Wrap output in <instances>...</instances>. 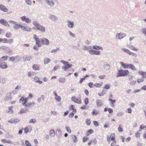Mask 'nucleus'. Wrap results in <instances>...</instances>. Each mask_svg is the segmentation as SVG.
<instances>
[{
	"instance_id": "obj_1",
	"label": "nucleus",
	"mask_w": 146,
	"mask_h": 146,
	"mask_svg": "<svg viewBox=\"0 0 146 146\" xmlns=\"http://www.w3.org/2000/svg\"><path fill=\"white\" fill-rule=\"evenodd\" d=\"M8 22L9 23L14 25L13 27L15 30H17L20 28L23 31L27 32L31 31V29L30 27L26 26H23L21 24H18L16 21L10 20Z\"/></svg>"
},
{
	"instance_id": "obj_2",
	"label": "nucleus",
	"mask_w": 146,
	"mask_h": 146,
	"mask_svg": "<svg viewBox=\"0 0 146 146\" xmlns=\"http://www.w3.org/2000/svg\"><path fill=\"white\" fill-rule=\"evenodd\" d=\"M33 98V95L31 94H29L27 97L25 98L24 97H22L19 101V103H21L23 106L32 107L34 106L35 104L34 102H28L29 99H31Z\"/></svg>"
},
{
	"instance_id": "obj_3",
	"label": "nucleus",
	"mask_w": 146,
	"mask_h": 146,
	"mask_svg": "<svg viewBox=\"0 0 146 146\" xmlns=\"http://www.w3.org/2000/svg\"><path fill=\"white\" fill-rule=\"evenodd\" d=\"M33 25L36 27L37 31H40L42 33H45L46 28L44 26L40 25L38 21H33Z\"/></svg>"
},
{
	"instance_id": "obj_4",
	"label": "nucleus",
	"mask_w": 146,
	"mask_h": 146,
	"mask_svg": "<svg viewBox=\"0 0 146 146\" xmlns=\"http://www.w3.org/2000/svg\"><path fill=\"white\" fill-rule=\"evenodd\" d=\"M60 62L61 63H63L64 65L62 68L63 69L64 71L67 70V69L70 68L72 66V64H69L68 62H66L64 60H61Z\"/></svg>"
},
{
	"instance_id": "obj_5",
	"label": "nucleus",
	"mask_w": 146,
	"mask_h": 146,
	"mask_svg": "<svg viewBox=\"0 0 146 146\" xmlns=\"http://www.w3.org/2000/svg\"><path fill=\"white\" fill-rule=\"evenodd\" d=\"M129 73L128 70H119L116 75V77H118L120 76H125Z\"/></svg>"
},
{
	"instance_id": "obj_6",
	"label": "nucleus",
	"mask_w": 146,
	"mask_h": 146,
	"mask_svg": "<svg viewBox=\"0 0 146 146\" xmlns=\"http://www.w3.org/2000/svg\"><path fill=\"white\" fill-rule=\"evenodd\" d=\"M21 20L27 24H30L31 22V20L29 18L27 17L25 15L21 17Z\"/></svg>"
},
{
	"instance_id": "obj_7",
	"label": "nucleus",
	"mask_w": 146,
	"mask_h": 146,
	"mask_svg": "<svg viewBox=\"0 0 146 146\" xmlns=\"http://www.w3.org/2000/svg\"><path fill=\"white\" fill-rule=\"evenodd\" d=\"M126 35L125 33H117L116 35L115 38L117 40L121 39L125 36Z\"/></svg>"
},
{
	"instance_id": "obj_8",
	"label": "nucleus",
	"mask_w": 146,
	"mask_h": 146,
	"mask_svg": "<svg viewBox=\"0 0 146 146\" xmlns=\"http://www.w3.org/2000/svg\"><path fill=\"white\" fill-rule=\"evenodd\" d=\"M24 106L25 107V109L22 108L19 112V114H21L26 113L29 111V108L31 107H27L26 106Z\"/></svg>"
},
{
	"instance_id": "obj_9",
	"label": "nucleus",
	"mask_w": 146,
	"mask_h": 146,
	"mask_svg": "<svg viewBox=\"0 0 146 146\" xmlns=\"http://www.w3.org/2000/svg\"><path fill=\"white\" fill-rule=\"evenodd\" d=\"M67 24L68 27L70 29H72L74 26V23L72 21L69 20L67 21Z\"/></svg>"
},
{
	"instance_id": "obj_10",
	"label": "nucleus",
	"mask_w": 146,
	"mask_h": 146,
	"mask_svg": "<svg viewBox=\"0 0 146 146\" xmlns=\"http://www.w3.org/2000/svg\"><path fill=\"white\" fill-rule=\"evenodd\" d=\"M46 3L49 6L53 7L55 4V0H44Z\"/></svg>"
},
{
	"instance_id": "obj_11",
	"label": "nucleus",
	"mask_w": 146,
	"mask_h": 146,
	"mask_svg": "<svg viewBox=\"0 0 146 146\" xmlns=\"http://www.w3.org/2000/svg\"><path fill=\"white\" fill-rule=\"evenodd\" d=\"M0 23L8 27H10L7 21L3 19H0Z\"/></svg>"
},
{
	"instance_id": "obj_12",
	"label": "nucleus",
	"mask_w": 146,
	"mask_h": 146,
	"mask_svg": "<svg viewBox=\"0 0 146 146\" xmlns=\"http://www.w3.org/2000/svg\"><path fill=\"white\" fill-rule=\"evenodd\" d=\"M40 40L41 43L46 45H48L49 44V41L47 39L45 38H40Z\"/></svg>"
},
{
	"instance_id": "obj_13",
	"label": "nucleus",
	"mask_w": 146,
	"mask_h": 146,
	"mask_svg": "<svg viewBox=\"0 0 146 146\" xmlns=\"http://www.w3.org/2000/svg\"><path fill=\"white\" fill-rule=\"evenodd\" d=\"M0 67L2 69H6L8 68V66L4 61L0 62Z\"/></svg>"
},
{
	"instance_id": "obj_14",
	"label": "nucleus",
	"mask_w": 146,
	"mask_h": 146,
	"mask_svg": "<svg viewBox=\"0 0 146 146\" xmlns=\"http://www.w3.org/2000/svg\"><path fill=\"white\" fill-rule=\"evenodd\" d=\"M71 99L76 103L80 104L81 103V100L80 98H76L75 97H73Z\"/></svg>"
},
{
	"instance_id": "obj_15",
	"label": "nucleus",
	"mask_w": 146,
	"mask_h": 146,
	"mask_svg": "<svg viewBox=\"0 0 146 146\" xmlns=\"http://www.w3.org/2000/svg\"><path fill=\"white\" fill-rule=\"evenodd\" d=\"M48 17L51 20L54 21H56L58 19V17L53 15L50 14Z\"/></svg>"
},
{
	"instance_id": "obj_16",
	"label": "nucleus",
	"mask_w": 146,
	"mask_h": 146,
	"mask_svg": "<svg viewBox=\"0 0 146 146\" xmlns=\"http://www.w3.org/2000/svg\"><path fill=\"white\" fill-rule=\"evenodd\" d=\"M4 100L6 101H8L12 100L11 95L10 92L7 94V96L4 98Z\"/></svg>"
},
{
	"instance_id": "obj_17",
	"label": "nucleus",
	"mask_w": 146,
	"mask_h": 146,
	"mask_svg": "<svg viewBox=\"0 0 146 146\" xmlns=\"http://www.w3.org/2000/svg\"><path fill=\"white\" fill-rule=\"evenodd\" d=\"M103 68L106 71L110 70L111 68L110 65L108 64H104L103 65Z\"/></svg>"
},
{
	"instance_id": "obj_18",
	"label": "nucleus",
	"mask_w": 146,
	"mask_h": 146,
	"mask_svg": "<svg viewBox=\"0 0 146 146\" xmlns=\"http://www.w3.org/2000/svg\"><path fill=\"white\" fill-rule=\"evenodd\" d=\"M32 59V57L30 56L25 55L23 57V60L24 61H30Z\"/></svg>"
},
{
	"instance_id": "obj_19",
	"label": "nucleus",
	"mask_w": 146,
	"mask_h": 146,
	"mask_svg": "<svg viewBox=\"0 0 146 146\" xmlns=\"http://www.w3.org/2000/svg\"><path fill=\"white\" fill-rule=\"evenodd\" d=\"M0 9L5 12L8 11V9L3 5L0 4Z\"/></svg>"
},
{
	"instance_id": "obj_20",
	"label": "nucleus",
	"mask_w": 146,
	"mask_h": 146,
	"mask_svg": "<svg viewBox=\"0 0 146 146\" xmlns=\"http://www.w3.org/2000/svg\"><path fill=\"white\" fill-rule=\"evenodd\" d=\"M92 48L96 50L100 49L103 50V48L102 46L96 45L93 46Z\"/></svg>"
},
{
	"instance_id": "obj_21",
	"label": "nucleus",
	"mask_w": 146,
	"mask_h": 146,
	"mask_svg": "<svg viewBox=\"0 0 146 146\" xmlns=\"http://www.w3.org/2000/svg\"><path fill=\"white\" fill-rule=\"evenodd\" d=\"M96 104L98 107H99L101 106L103 104V103L102 102L101 100H98L96 102Z\"/></svg>"
},
{
	"instance_id": "obj_22",
	"label": "nucleus",
	"mask_w": 146,
	"mask_h": 146,
	"mask_svg": "<svg viewBox=\"0 0 146 146\" xmlns=\"http://www.w3.org/2000/svg\"><path fill=\"white\" fill-rule=\"evenodd\" d=\"M35 40L36 44L38 47H40L41 46L40 38L36 39Z\"/></svg>"
},
{
	"instance_id": "obj_23",
	"label": "nucleus",
	"mask_w": 146,
	"mask_h": 146,
	"mask_svg": "<svg viewBox=\"0 0 146 146\" xmlns=\"http://www.w3.org/2000/svg\"><path fill=\"white\" fill-rule=\"evenodd\" d=\"M34 81L36 82L39 83L40 84H41L42 83V82L39 80V78L38 76H35L34 77Z\"/></svg>"
},
{
	"instance_id": "obj_24",
	"label": "nucleus",
	"mask_w": 146,
	"mask_h": 146,
	"mask_svg": "<svg viewBox=\"0 0 146 146\" xmlns=\"http://www.w3.org/2000/svg\"><path fill=\"white\" fill-rule=\"evenodd\" d=\"M120 64L124 68H128L129 66V64H125L123 62H120Z\"/></svg>"
},
{
	"instance_id": "obj_25",
	"label": "nucleus",
	"mask_w": 146,
	"mask_h": 146,
	"mask_svg": "<svg viewBox=\"0 0 146 146\" xmlns=\"http://www.w3.org/2000/svg\"><path fill=\"white\" fill-rule=\"evenodd\" d=\"M1 141L2 142L7 143L9 144H12V143L11 141L9 139H2Z\"/></svg>"
},
{
	"instance_id": "obj_26",
	"label": "nucleus",
	"mask_w": 146,
	"mask_h": 146,
	"mask_svg": "<svg viewBox=\"0 0 146 146\" xmlns=\"http://www.w3.org/2000/svg\"><path fill=\"white\" fill-rule=\"evenodd\" d=\"M139 74L142 76L143 78H146V72H143L141 71H139L138 72Z\"/></svg>"
},
{
	"instance_id": "obj_27",
	"label": "nucleus",
	"mask_w": 146,
	"mask_h": 146,
	"mask_svg": "<svg viewBox=\"0 0 146 146\" xmlns=\"http://www.w3.org/2000/svg\"><path fill=\"white\" fill-rule=\"evenodd\" d=\"M19 58V56H16L15 57H12L9 58V61H10L11 62H14L15 61V60H17Z\"/></svg>"
},
{
	"instance_id": "obj_28",
	"label": "nucleus",
	"mask_w": 146,
	"mask_h": 146,
	"mask_svg": "<svg viewBox=\"0 0 146 146\" xmlns=\"http://www.w3.org/2000/svg\"><path fill=\"white\" fill-rule=\"evenodd\" d=\"M8 58V56H4L0 58V62L7 60Z\"/></svg>"
},
{
	"instance_id": "obj_29",
	"label": "nucleus",
	"mask_w": 146,
	"mask_h": 146,
	"mask_svg": "<svg viewBox=\"0 0 146 146\" xmlns=\"http://www.w3.org/2000/svg\"><path fill=\"white\" fill-rule=\"evenodd\" d=\"M74 143H76L77 142V139L76 136L74 135H72L71 136Z\"/></svg>"
},
{
	"instance_id": "obj_30",
	"label": "nucleus",
	"mask_w": 146,
	"mask_h": 146,
	"mask_svg": "<svg viewBox=\"0 0 146 146\" xmlns=\"http://www.w3.org/2000/svg\"><path fill=\"white\" fill-rule=\"evenodd\" d=\"M33 68L35 70H39V66L38 65L35 64L33 65L32 66Z\"/></svg>"
},
{
	"instance_id": "obj_31",
	"label": "nucleus",
	"mask_w": 146,
	"mask_h": 146,
	"mask_svg": "<svg viewBox=\"0 0 146 146\" xmlns=\"http://www.w3.org/2000/svg\"><path fill=\"white\" fill-rule=\"evenodd\" d=\"M50 60L48 58H46L44 59V62L45 64H47L50 61Z\"/></svg>"
},
{
	"instance_id": "obj_32",
	"label": "nucleus",
	"mask_w": 146,
	"mask_h": 146,
	"mask_svg": "<svg viewBox=\"0 0 146 146\" xmlns=\"http://www.w3.org/2000/svg\"><path fill=\"white\" fill-rule=\"evenodd\" d=\"M121 49V50L122 51L128 54H129L130 53V52H131L130 50H129L128 49H127L126 48H122Z\"/></svg>"
},
{
	"instance_id": "obj_33",
	"label": "nucleus",
	"mask_w": 146,
	"mask_h": 146,
	"mask_svg": "<svg viewBox=\"0 0 146 146\" xmlns=\"http://www.w3.org/2000/svg\"><path fill=\"white\" fill-rule=\"evenodd\" d=\"M129 48L131 50H132L133 51H137L138 49L135 48L134 46L132 45H130L129 46Z\"/></svg>"
},
{
	"instance_id": "obj_34",
	"label": "nucleus",
	"mask_w": 146,
	"mask_h": 146,
	"mask_svg": "<svg viewBox=\"0 0 146 146\" xmlns=\"http://www.w3.org/2000/svg\"><path fill=\"white\" fill-rule=\"evenodd\" d=\"M58 81L60 83H63L66 82V79L65 78L61 77L59 79Z\"/></svg>"
},
{
	"instance_id": "obj_35",
	"label": "nucleus",
	"mask_w": 146,
	"mask_h": 146,
	"mask_svg": "<svg viewBox=\"0 0 146 146\" xmlns=\"http://www.w3.org/2000/svg\"><path fill=\"white\" fill-rule=\"evenodd\" d=\"M100 114V112H99L98 111L96 110H94L92 113V115H96L97 114Z\"/></svg>"
},
{
	"instance_id": "obj_36",
	"label": "nucleus",
	"mask_w": 146,
	"mask_h": 146,
	"mask_svg": "<svg viewBox=\"0 0 146 146\" xmlns=\"http://www.w3.org/2000/svg\"><path fill=\"white\" fill-rule=\"evenodd\" d=\"M49 134L51 137H54L55 135V132L53 130H51L49 132Z\"/></svg>"
},
{
	"instance_id": "obj_37",
	"label": "nucleus",
	"mask_w": 146,
	"mask_h": 146,
	"mask_svg": "<svg viewBox=\"0 0 146 146\" xmlns=\"http://www.w3.org/2000/svg\"><path fill=\"white\" fill-rule=\"evenodd\" d=\"M128 68L131 69V70L135 71L136 70V68L134 66L131 64H129V66Z\"/></svg>"
},
{
	"instance_id": "obj_38",
	"label": "nucleus",
	"mask_w": 146,
	"mask_h": 146,
	"mask_svg": "<svg viewBox=\"0 0 146 146\" xmlns=\"http://www.w3.org/2000/svg\"><path fill=\"white\" fill-rule=\"evenodd\" d=\"M109 100L110 101L111 103L112 104V105H111V106L112 107H113L114 106V105H113V103H115L116 102V101L115 100H112L110 98H109Z\"/></svg>"
},
{
	"instance_id": "obj_39",
	"label": "nucleus",
	"mask_w": 146,
	"mask_h": 146,
	"mask_svg": "<svg viewBox=\"0 0 146 146\" xmlns=\"http://www.w3.org/2000/svg\"><path fill=\"white\" fill-rule=\"evenodd\" d=\"M101 54V52L100 51L96 50H94V55H100Z\"/></svg>"
},
{
	"instance_id": "obj_40",
	"label": "nucleus",
	"mask_w": 146,
	"mask_h": 146,
	"mask_svg": "<svg viewBox=\"0 0 146 146\" xmlns=\"http://www.w3.org/2000/svg\"><path fill=\"white\" fill-rule=\"evenodd\" d=\"M60 50V48L59 47L57 48L56 49H52L51 51V52L52 53H55L57 51L59 50Z\"/></svg>"
},
{
	"instance_id": "obj_41",
	"label": "nucleus",
	"mask_w": 146,
	"mask_h": 146,
	"mask_svg": "<svg viewBox=\"0 0 146 146\" xmlns=\"http://www.w3.org/2000/svg\"><path fill=\"white\" fill-rule=\"evenodd\" d=\"M54 99L58 102H60L61 100V98L59 96L55 97Z\"/></svg>"
},
{
	"instance_id": "obj_42",
	"label": "nucleus",
	"mask_w": 146,
	"mask_h": 146,
	"mask_svg": "<svg viewBox=\"0 0 146 146\" xmlns=\"http://www.w3.org/2000/svg\"><path fill=\"white\" fill-rule=\"evenodd\" d=\"M25 2L28 5H32V2L31 0H25Z\"/></svg>"
},
{
	"instance_id": "obj_43",
	"label": "nucleus",
	"mask_w": 146,
	"mask_h": 146,
	"mask_svg": "<svg viewBox=\"0 0 146 146\" xmlns=\"http://www.w3.org/2000/svg\"><path fill=\"white\" fill-rule=\"evenodd\" d=\"M86 124L88 125H90L91 124V121L89 119H86Z\"/></svg>"
},
{
	"instance_id": "obj_44",
	"label": "nucleus",
	"mask_w": 146,
	"mask_h": 146,
	"mask_svg": "<svg viewBox=\"0 0 146 146\" xmlns=\"http://www.w3.org/2000/svg\"><path fill=\"white\" fill-rule=\"evenodd\" d=\"M36 122V120L35 119H31L29 121V123L35 124Z\"/></svg>"
},
{
	"instance_id": "obj_45",
	"label": "nucleus",
	"mask_w": 146,
	"mask_h": 146,
	"mask_svg": "<svg viewBox=\"0 0 146 146\" xmlns=\"http://www.w3.org/2000/svg\"><path fill=\"white\" fill-rule=\"evenodd\" d=\"M13 107L10 106L9 108V111L8 112L9 113H12L13 112V110H12Z\"/></svg>"
},
{
	"instance_id": "obj_46",
	"label": "nucleus",
	"mask_w": 146,
	"mask_h": 146,
	"mask_svg": "<svg viewBox=\"0 0 146 146\" xmlns=\"http://www.w3.org/2000/svg\"><path fill=\"white\" fill-rule=\"evenodd\" d=\"M68 33L72 37L75 38V35L71 31H68Z\"/></svg>"
},
{
	"instance_id": "obj_47",
	"label": "nucleus",
	"mask_w": 146,
	"mask_h": 146,
	"mask_svg": "<svg viewBox=\"0 0 146 146\" xmlns=\"http://www.w3.org/2000/svg\"><path fill=\"white\" fill-rule=\"evenodd\" d=\"M65 128L66 130L69 133H71V130L70 129L69 127H66Z\"/></svg>"
},
{
	"instance_id": "obj_48",
	"label": "nucleus",
	"mask_w": 146,
	"mask_h": 146,
	"mask_svg": "<svg viewBox=\"0 0 146 146\" xmlns=\"http://www.w3.org/2000/svg\"><path fill=\"white\" fill-rule=\"evenodd\" d=\"M25 144L26 146H31V145L30 143L28 140L25 141Z\"/></svg>"
},
{
	"instance_id": "obj_49",
	"label": "nucleus",
	"mask_w": 146,
	"mask_h": 146,
	"mask_svg": "<svg viewBox=\"0 0 146 146\" xmlns=\"http://www.w3.org/2000/svg\"><path fill=\"white\" fill-rule=\"evenodd\" d=\"M129 55L132 56H133L134 57H136L137 56V55L136 53L133 52H130V53Z\"/></svg>"
},
{
	"instance_id": "obj_50",
	"label": "nucleus",
	"mask_w": 146,
	"mask_h": 146,
	"mask_svg": "<svg viewBox=\"0 0 146 146\" xmlns=\"http://www.w3.org/2000/svg\"><path fill=\"white\" fill-rule=\"evenodd\" d=\"M92 48V46H87L86 50L89 52L90 50Z\"/></svg>"
},
{
	"instance_id": "obj_51",
	"label": "nucleus",
	"mask_w": 146,
	"mask_h": 146,
	"mask_svg": "<svg viewBox=\"0 0 146 146\" xmlns=\"http://www.w3.org/2000/svg\"><path fill=\"white\" fill-rule=\"evenodd\" d=\"M22 129L24 130V133H27L28 132L29 129L27 127L25 128H22Z\"/></svg>"
},
{
	"instance_id": "obj_52",
	"label": "nucleus",
	"mask_w": 146,
	"mask_h": 146,
	"mask_svg": "<svg viewBox=\"0 0 146 146\" xmlns=\"http://www.w3.org/2000/svg\"><path fill=\"white\" fill-rule=\"evenodd\" d=\"M59 67V66L58 65H57V66H55L54 67V68L52 70V71H55L57 70L58 69Z\"/></svg>"
},
{
	"instance_id": "obj_53",
	"label": "nucleus",
	"mask_w": 146,
	"mask_h": 146,
	"mask_svg": "<svg viewBox=\"0 0 146 146\" xmlns=\"http://www.w3.org/2000/svg\"><path fill=\"white\" fill-rule=\"evenodd\" d=\"M142 33L146 36V28H144L142 30Z\"/></svg>"
},
{
	"instance_id": "obj_54",
	"label": "nucleus",
	"mask_w": 146,
	"mask_h": 146,
	"mask_svg": "<svg viewBox=\"0 0 146 146\" xmlns=\"http://www.w3.org/2000/svg\"><path fill=\"white\" fill-rule=\"evenodd\" d=\"M102 83L99 84L98 83H96L95 84L94 86L96 87H100L102 85Z\"/></svg>"
},
{
	"instance_id": "obj_55",
	"label": "nucleus",
	"mask_w": 146,
	"mask_h": 146,
	"mask_svg": "<svg viewBox=\"0 0 146 146\" xmlns=\"http://www.w3.org/2000/svg\"><path fill=\"white\" fill-rule=\"evenodd\" d=\"M94 50H92V49L89 52L90 54L92 55H94Z\"/></svg>"
},
{
	"instance_id": "obj_56",
	"label": "nucleus",
	"mask_w": 146,
	"mask_h": 146,
	"mask_svg": "<svg viewBox=\"0 0 146 146\" xmlns=\"http://www.w3.org/2000/svg\"><path fill=\"white\" fill-rule=\"evenodd\" d=\"M93 123L94 125L96 127H98L99 125V124L98 122L96 121H94Z\"/></svg>"
},
{
	"instance_id": "obj_57",
	"label": "nucleus",
	"mask_w": 146,
	"mask_h": 146,
	"mask_svg": "<svg viewBox=\"0 0 146 146\" xmlns=\"http://www.w3.org/2000/svg\"><path fill=\"white\" fill-rule=\"evenodd\" d=\"M110 85L108 84H107L105 85L104 88L106 89H108L110 88Z\"/></svg>"
},
{
	"instance_id": "obj_58",
	"label": "nucleus",
	"mask_w": 146,
	"mask_h": 146,
	"mask_svg": "<svg viewBox=\"0 0 146 146\" xmlns=\"http://www.w3.org/2000/svg\"><path fill=\"white\" fill-rule=\"evenodd\" d=\"M11 33H7L6 34L5 36L7 38H9L10 37Z\"/></svg>"
},
{
	"instance_id": "obj_59",
	"label": "nucleus",
	"mask_w": 146,
	"mask_h": 146,
	"mask_svg": "<svg viewBox=\"0 0 146 146\" xmlns=\"http://www.w3.org/2000/svg\"><path fill=\"white\" fill-rule=\"evenodd\" d=\"M13 123H17L19 121V119H13Z\"/></svg>"
},
{
	"instance_id": "obj_60",
	"label": "nucleus",
	"mask_w": 146,
	"mask_h": 146,
	"mask_svg": "<svg viewBox=\"0 0 146 146\" xmlns=\"http://www.w3.org/2000/svg\"><path fill=\"white\" fill-rule=\"evenodd\" d=\"M118 131L120 132H121L123 131V128L121 127H120V126L118 128Z\"/></svg>"
},
{
	"instance_id": "obj_61",
	"label": "nucleus",
	"mask_w": 146,
	"mask_h": 146,
	"mask_svg": "<svg viewBox=\"0 0 146 146\" xmlns=\"http://www.w3.org/2000/svg\"><path fill=\"white\" fill-rule=\"evenodd\" d=\"M127 112L129 113H131L132 112L131 109L130 108H128L126 110Z\"/></svg>"
},
{
	"instance_id": "obj_62",
	"label": "nucleus",
	"mask_w": 146,
	"mask_h": 146,
	"mask_svg": "<svg viewBox=\"0 0 146 146\" xmlns=\"http://www.w3.org/2000/svg\"><path fill=\"white\" fill-rule=\"evenodd\" d=\"M136 83V81L135 80H133L130 83V85H133L135 84Z\"/></svg>"
},
{
	"instance_id": "obj_63",
	"label": "nucleus",
	"mask_w": 146,
	"mask_h": 146,
	"mask_svg": "<svg viewBox=\"0 0 146 146\" xmlns=\"http://www.w3.org/2000/svg\"><path fill=\"white\" fill-rule=\"evenodd\" d=\"M143 80L142 79H139L137 80V82L139 84L143 81Z\"/></svg>"
},
{
	"instance_id": "obj_64",
	"label": "nucleus",
	"mask_w": 146,
	"mask_h": 146,
	"mask_svg": "<svg viewBox=\"0 0 146 146\" xmlns=\"http://www.w3.org/2000/svg\"><path fill=\"white\" fill-rule=\"evenodd\" d=\"M88 98H86L85 99L84 101V103L85 104L87 105L88 103Z\"/></svg>"
}]
</instances>
